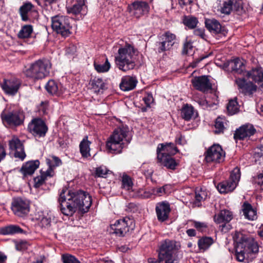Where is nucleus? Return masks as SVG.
I'll use <instances>...</instances> for the list:
<instances>
[{
	"mask_svg": "<svg viewBox=\"0 0 263 263\" xmlns=\"http://www.w3.org/2000/svg\"><path fill=\"white\" fill-rule=\"evenodd\" d=\"M59 201L62 213L70 216L77 211L83 214L87 212L92 203L91 197L86 192L67 189H63Z\"/></svg>",
	"mask_w": 263,
	"mask_h": 263,
	"instance_id": "nucleus-1",
	"label": "nucleus"
},
{
	"mask_svg": "<svg viewBox=\"0 0 263 263\" xmlns=\"http://www.w3.org/2000/svg\"><path fill=\"white\" fill-rule=\"evenodd\" d=\"M237 243L235 256L240 262L249 261L253 258V255L258 252V245L254 240L240 232H236L233 236Z\"/></svg>",
	"mask_w": 263,
	"mask_h": 263,
	"instance_id": "nucleus-2",
	"label": "nucleus"
},
{
	"mask_svg": "<svg viewBox=\"0 0 263 263\" xmlns=\"http://www.w3.org/2000/svg\"><path fill=\"white\" fill-rule=\"evenodd\" d=\"M130 140L128 126L122 125L114 130L106 142V147L109 153H120Z\"/></svg>",
	"mask_w": 263,
	"mask_h": 263,
	"instance_id": "nucleus-3",
	"label": "nucleus"
},
{
	"mask_svg": "<svg viewBox=\"0 0 263 263\" xmlns=\"http://www.w3.org/2000/svg\"><path fill=\"white\" fill-rule=\"evenodd\" d=\"M135 53V49L130 45L120 47L115 57L119 69L124 72L134 69L136 65Z\"/></svg>",
	"mask_w": 263,
	"mask_h": 263,
	"instance_id": "nucleus-4",
	"label": "nucleus"
},
{
	"mask_svg": "<svg viewBox=\"0 0 263 263\" xmlns=\"http://www.w3.org/2000/svg\"><path fill=\"white\" fill-rule=\"evenodd\" d=\"M51 64L47 59H40L32 63L24 71L25 76L34 80L42 79L49 73Z\"/></svg>",
	"mask_w": 263,
	"mask_h": 263,
	"instance_id": "nucleus-5",
	"label": "nucleus"
},
{
	"mask_svg": "<svg viewBox=\"0 0 263 263\" xmlns=\"http://www.w3.org/2000/svg\"><path fill=\"white\" fill-rule=\"evenodd\" d=\"M175 242L167 240L162 243L160 248L158 261L150 258L148 259L149 263H175L173 254L175 249Z\"/></svg>",
	"mask_w": 263,
	"mask_h": 263,
	"instance_id": "nucleus-6",
	"label": "nucleus"
},
{
	"mask_svg": "<svg viewBox=\"0 0 263 263\" xmlns=\"http://www.w3.org/2000/svg\"><path fill=\"white\" fill-rule=\"evenodd\" d=\"M51 26L53 30L63 37L71 34V26L68 17L63 15H56L51 18Z\"/></svg>",
	"mask_w": 263,
	"mask_h": 263,
	"instance_id": "nucleus-7",
	"label": "nucleus"
},
{
	"mask_svg": "<svg viewBox=\"0 0 263 263\" xmlns=\"http://www.w3.org/2000/svg\"><path fill=\"white\" fill-rule=\"evenodd\" d=\"M134 221L128 217H124L117 220L113 224L110 225V233L115 234L118 236H124L129 230H133Z\"/></svg>",
	"mask_w": 263,
	"mask_h": 263,
	"instance_id": "nucleus-8",
	"label": "nucleus"
},
{
	"mask_svg": "<svg viewBox=\"0 0 263 263\" xmlns=\"http://www.w3.org/2000/svg\"><path fill=\"white\" fill-rule=\"evenodd\" d=\"M240 178V171L236 167L232 171L229 180L219 183L217 186L221 193H227L233 191L236 187Z\"/></svg>",
	"mask_w": 263,
	"mask_h": 263,
	"instance_id": "nucleus-9",
	"label": "nucleus"
},
{
	"mask_svg": "<svg viewBox=\"0 0 263 263\" xmlns=\"http://www.w3.org/2000/svg\"><path fill=\"white\" fill-rule=\"evenodd\" d=\"M11 210L15 215L24 217L30 211V203L26 199L21 198H14L11 203Z\"/></svg>",
	"mask_w": 263,
	"mask_h": 263,
	"instance_id": "nucleus-10",
	"label": "nucleus"
},
{
	"mask_svg": "<svg viewBox=\"0 0 263 263\" xmlns=\"http://www.w3.org/2000/svg\"><path fill=\"white\" fill-rule=\"evenodd\" d=\"M225 153L219 144H214L210 147L205 154V160L209 162L220 163L222 162Z\"/></svg>",
	"mask_w": 263,
	"mask_h": 263,
	"instance_id": "nucleus-11",
	"label": "nucleus"
},
{
	"mask_svg": "<svg viewBox=\"0 0 263 263\" xmlns=\"http://www.w3.org/2000/svg\"><path fill=\"white\" fill-rule=\"evenodd\" d=\"M28 129L34 136L44 137L48 131V127L41 118H34L28 125Z\"/></svg>",
	"mask_w": 263,
	"mask_h": 263,
	"instance_id": "nucleus-12",
	"label": "nucleus"
},
{
	"mask_svg": "<svg viewBox=\"0 0 263 263\" xmlns=\"http://www.w3.org/2000/svg\"><path fill=\"white\" fill-rule=\"evenodd\" d=\"M150 7L147 3L142 1H137L128 6V10L132 15L137 18L147 15Z\"/></svg>",
	"mask_w": 263,
	"mask_h": 263,
	"instance_id": "nucleus-13",
	"label": "nucleus"
},
{
	"mask_svg": "<svg viewBox=\"0 0 263 263\" xmlns=\"http://www.w3.org/2000/svg\"><path fill=\"white\" fill-rule=\"evenodd\" d=\"M232 212L227 210H223L214 216L215 222L219 224L221 231L226 233L230 229V226L228 223L232 219Z\"/></svg>",
	"mask_w": 263,
	"mask_h": 263,
	"instance_id": "nucleus-14",
	"label": "nucleus"
},
{
	"mask_svg": "<svg viewBox=\"0 0 263 263\" xmlns=\"http://www.w3.org/2000/svg\"><path fill=\"white\" fill-rule=\"evenodd\" d=\"M1 117L4 124L9 126H17L23 123V115L17 111L2 114Z\"/></svg>",
	"mask_w": 263,
	"mask_h": 263,
	"instance_id": "nucleus-15",
	"label": "nucleus"
},
{
	"mask_svg": "<svg viewBox=\"0 0 263 263\" xmlns=\"http://www.w3.org/2000/svg\"><path fill=\"white\" fill-rule=\"evenodd\" d=\"M9 147L15 158H18L22 160L25 158L26 154L23 143L17 137L13 136L9 141Z\"/></svg>",
	"mask_w": 263,
	"mask_h": 263,
	"instance_id": "nucleus-16",
	"label": "nucleus"
},
{
	"mask_svg": "<svg viewBox=\"0 0 263 263\" xmlns=\"http://www.w3.org/2000/svg\"><path fill=\"white\" fill-rule=\"evenodd\" d=\"M171 211L169 203L166 201H162L157 204L156 212L158 220L163 222L168 218V215Z\"/></svg>",
	"mask_w": 263,
	"mask_h": 263,
	"instance_id": "nucleus-17",
	"label": "nucleus"
},
{
	"mask_svg": "<svg viewBox=\"0 0 263 263\" xmlns=\"http://www.w3.org/2000/svg\"><path fill=\"white\" fill-rule=\"evenodd\" d=\"M1 87L6 93L10 95H15L18 91L20 82L15 79L11 80H4V82L1 84Z\"/></svg>",
	"mask_w": 263,
	"mask_h": 263,
	"instance_id": "nucleus-18",
	"label": "nucleus"
},
{
	"mask_svg": "<svg viewBox=\"0 0 263 263\" xmlns=\"http://www.w3.org/2000/svg\"><path fill=\"white\" fill-rule=\"evenodd\" d=\"M193 86L197 90L205 91L212 88L211 83L206 76L196 77L192 80Z\"/></svg>",
	"mask_w": 263,
	"mask_h": 263,
	"instance_id": "nucleus-19",
	"label": "nucleus"
},
{
	"mask_svg": "<svg viewBox=\"0 0 263 263\" xmlns=\"http://www.w3.org/2000/svg\"><path fill=\"white\" fill-rule=\"evenodd\" d=\"M255 132L256 129L252 125H243L236 130L234 138L235 140H243L253 135Z\"/></svg>",
	"mask_w": 263,
	"mask_h": 263,
	"instance_id": "nucleus-20",
	"label": "nucleus"
},
{
	"mask_svg": "<svg viewBox=\"0 0 263 263\" xmlns=\"http://www.w3.org/2000/svg\"><path fill=\"white\" fill-rule=\"evenodd\" d=\"M157 158L161 164L168 168L174 170L177 165L175 160L165 153H158Z\"/></svg>",
	"mask_w": 263,
	"mask_h": 263,
	"instance_id": "nucleus-21",
	"label": "nucleus"
},
{
	"mask_svg": "<svg viewBox=\"0 0 263 263\" xmlns=\"http://www.w3.org/2000/svg\"><path fill=\"white\" fill-rule=\"evenodd\" d=\"M241 6V0H228L223 3L220 11L222 13L229 14L233 9L237 10Z\"/></svg>",
	"mask_w": 263,
	"mask_h": 263,
	"instance_id": "nucleus-22",
	"label": "nucleus"
},
{
	"mask_svg": "<svg viewBox=\"0 0 263 263\" xmlns=\"http://www.w3.org/2000/svg\"><path fill=\"white\" fill-rule=\"evenodd\" d=\"M205 25L206 28L213 33H222L224 32V28L215 19H206Z\"/></svg>",
	"mask_w": 263,
	"mask_h": 263,
	"instance_id": "nucleus-23",
	"label": "nucleus"
},
{
	"mask_svg": "<svg viewBox=\"0 0 263 263\" xmlns=\"http://www.w3.org/2000/svg\"><path fill=\"white\" fill-rule=\"evenodd\" d=\"M137 81L135 77L129 76L123 77L120 84V87L123 91H129L133 89L136 86Z\"/></svg>",
	"mask_w": 263,
	"mask_h": 263,
	"instance_id": "nucleus-24",
	"label": "nucleus"
},
{
	"mask_svg": "<svg viewBox=\"0 0 263 263\" xmlns=\"http://www.w3.org/2000/svg\"><path fill=\"white\" fill-rule=\"evenodd\" d=\"M228 66L235 73L242 74L245 70V61L239 58H235L229 61Z\"/></svg>",
	"mask_w": 263,
	"mask_h": 263,
	"instance_id": "nucleus-25",
	"label": "nucleus"
},
{
	"mask_svg": "<svg viewBox=\"0 0 263 263\" xmlns=\"http://www.w3.org/2000/svg\"><path fill=\"white\" fill-rule=\"evenodd\" d=\"M45 88L48 93L57 96H60L64 92V90L62 89L61 84L53 80H50L47 82Z\"/></svg>",
	"mask_w": 263,
	"mask_h": 263,
	"instance_id": "nucleus-26",
	"label": "nucleus"
},
{
	"mask_svg": "<svg viewBox=\"0 0 263 263\" xmlns=\"http://www.w3.org/2000/svg\"><path fill=\"white\" fill-rule=\"evenodd\" d=\"M40 165L39 160L31 161L26 162L21 169V172L24 176L32 175Z\"/></svg>",
	"mask_w": 263,
	"mask_h": 263,
	"instance_id": "nucleus-27",
	"label": "nucleus"
},
{
	"mask_svg": "<svg viewBox=\"0 0 263 263\" xmlns=\"http://www.w3.org/2000/svg\"><path fill=\"white\" fill-rule=\"evenodd\" d=\"M86 0H76L75 3L71 6H66L67 13L73 15H77L81 13L85 6Z\"/></svg>",
	"mask_w": 263,
	"mask_h": 263,
	"instance_id": "nucleus-28",
	"label": "nucleus"
},
{
	"mask_svg": "<svg viewBox=\"0 0 263 263\" xmlns=\"http://www.w3.org/2000/svg\"><path fill=\"white\" fill-rule=\"evenodd\" d=\"M178 150L176 147L172 143L160 144L157 149V155L158 153H165L166 154L171 156L175 154Z\"/></svg>",
	"mask_w": 263,
	"mask_h": 263,
	"instance_id": "nucleus-29",
	"label": "nucleus"
},
{
	"mask_svg": "<svg viewBox=\"0 0 263 263\" xmlns=\"http://www.w3.org/2000/svg\"><path fill=\"white\" fill-rule=\"evenodd\" d=\"M91 141L88 140V136H85L81 141L79 148L80 152L83 158H88L90 157V148Z\"/></svg>",
	"mask_w": 263,
	"mask_h": 263,
	"instance_id": "nucleus-30",
	"label": "nucleus"
},
{
	"mask_svg": "<svg viewBox=\"0 0 263 263\" xmlns=\"http://www.w3.org/2000/svg\"><path fill=\"white\" fill-rule=\"evenodd\" d=\"M242 211L247 219L254 220L257 218L256 210L253 209L250 204L246 202L244 203L242 205Z\"/></svg>",
	"mask_w": 263,
	"mask_h": 263,
	"instance_id": "nucleus-31",
	"label": "nucleus"
},
{
	"mask_svg": "<svg viewBox=\"0 0 263 263\" xmlns=\"http://www.w3.org/2000/svg\"><path fill=\"white\" fill-rule=\"evenodd\" d=\"M247 74L249 78L256 82L263 81V71L260 68L252 69L251 71H248Z\"/></svg>",
	"mask_w": 263,
	"mask_h": 263,
	"instance_id": "nucleus-32",
	"label": "nucleus"
},
{
	"mask_svg": "<svg viewBox=\"0 0 263 263\" xmlns=\"http://www.w3.org/2000/svg\"><path fill=\"white\" fill-rule=\"evenodd\" d=\"M208 196V193L202 189H197L195 191V200L193 203V206L199 207L201 205V201L204 200Z\"/></svg>",
	"mask_w": 263,
	"mask_h": 263,
	"instance_id": "nucleus-33",
	"label": "nucleus"
},
{
	"mask_svg": "<svg viewBox=\"0 0 263 263\" xmlns=\"http://www.w3.org/2000/svg\"><path fill=\"white\" fill-rule=\"evenodd\" d=\"M23 232L19 226L16 225H10L2 228L1 233L3 235H13L22 233Z\"/></svg>",
	"mask_w": 263,
	"mask_h": 263,
	"instance_id": "nucleus-34",
	"label": "nucleus"
},
{
	"mask_svg": "<svg viewBox=\"0 0 263 263\" xmlns=\"http://www.w3.org/2000/svg\"><path fill=\"white\" fill-rule=\"evenodd\" d=\"M33 5L30 2L25 3L20 8L22 20L26 21L28 20V13L33 8Z\"/></svg>",
	"mask_w": 263,
	"mask_h": 263,
	"instance_id": "nucleus-35",
	"label": "nucleus"
},
{
	"mask_svg": "<svg viewBox=\"0 0 263 263\" xmlns=\"http://www.w3.org/2000/svg\"><path fill=\"white\" fill-rule=\"evenodd\" d=\"M53 175V171L50 170H47L46 172L42 173L40 176L34 178V186L39 187L44 183L47 177H52Z\"/></svg>",
	"mask_w": 263,
	"mask_h": 263,
	"instance_id": "nucleus-36",
	"label": "nucleus"
},
{
	"mask_svg": "<svg viewBox=\"0 0 263 263\" xmlns=\"http://www.w3.org/2000/svg\"><path fill=\"white\" fill-rule=\"evenodd\" d=\"M181 116L186 121H189L194 116V108L186 104L181 110Z\"/></svg>",
	"mask_w": 263,
	"mask_h": 263,
	"instance_id": "nucleus-37",
	"label": "nucleus"
},
{
	"mask_svg": "<svg viewBox=\"0 0 263 263\" xmlns=\"http://www.w3.org/2000/svg\"><path fill=\"white\" fill-rule=\"evenodd\" d=\"M33 32V27L31 25L23 26L17 34L20 39H25L29 37Z\"/></svg>",
	"mask_w": 263,
	"mask_h": 263,
	"instance_id": "nucleus-38",
	"label": "nucleus"
},
{
	"mask_svg": "<svg viewBox=\"0 0 263 263\" xmlns=\"http://www.w3.org/2000/svg\"><path fill=\"white\" fill-rule=\"evenodd\" d=\"M214 242V240L212 237H205L198 240V245L200 250L203 251L208 249Z\"/></svg>",
	"mask_w": 263,
	"mask_h": 263,
	"instance_id": "nucleus-39",
	"label": "nucleus"
},
{
	"mask_svg": "<svg viewBox=\"0 0 263 263\" xmlns=\"http://www.w3.org/2000/svg\"><path fill=\"white\" fill-rule=\"evenodd\" d=\"M160 37L161 40L165 41V42L171 48L175 44L176 36L174 34L167 32L162 34Z\"/></svg>",
	"mask_w": 263,
	"mask_h": 263,
	"instance_id": "nucleus-40",
	"label": "nucleus"
},
{
	"mask_svg": "<svg viewBox=\"0 0 263 263\" xmlns=\"http://www.w3.org/2000/svg\"><path fill=\"white\" fill-rule=\"evenodd\" d=\"M183 22L184 24L190 29H193L196 27L198 22L196 17L192 16H184Z\"/></svg>",
	"mask_w": 263,
	"mask_h": 263,
	"instance_id": "nucleus-41",
	"label": "nucleus"
},
{
	"mask_svg": "<svg viewBox=\"0 0 263 263\" xmlns=\"http://www.w3.org/2000/svg\"><path fill=\"white\" fill-rule=\"evenodd\" d=\"M254 158L256 163L263 164V145H261L256 149L254 154Z\"/></svg>",
	"mask_w": 263,
	"mask_h": 263,
	"instance_id": "nucleus-42",
	"label": "nucleus"
},
{
	"mask_svg": "<svg viewBox=\"0 0 263 263\" xmlns=\"http://www.w3.org/2000/svg\"><path fill=\"white\" fill-rule=\"evenodd\" d=\"M227 110L230 115H234L238 111V105L236 100H230L227 105Z\"/></svg>",
	"mask_w": 263,
	"mask_h": 263,
	"instance_id": "nucleus-43",
	"label": "nucleus"
},
{
	"mask_svg": "<svg viewBox=\"0 0 263 263\" xmlns=\"http://www.w3.org/2000/svg\"><path fill=\"white\" fill-rule=\"evenodd\" d=\"M94 66L95 69L99 72H107L109 70L110 65L107 60L106 59V61L104 63L102 64H98L96 63H94Z\"/></svg>",
	"mask_w": 263,
	"mask_h": 263,
	"instance_id": "nucleus-44",
	"label": "nucleus"
},
{
	"mask_svg": "<svg viewBox=\"0 0 263 263\" xmlns=\"http://www.w3.org/2000/svg\"><path fill=\"white\" fill-rule=\"evenodd\" d=\"M47 163L49 165V168L48 170H50L53 171L52 168L59 166L62 162L58 157L52 156L49 159H47Z\"/></svg>",
	"mask_w": 263,
	"mask_h": 263,
	"instance_id": "nucleus-45",
	"label": "nucleus"
},
{
	"mask_svg": "<svg viewBox=\"0 0 263 263\" xmlns=\"http://www.w3.org/2000/svg\"><path fill=\"white\" fill-rule=\"evenodd\" d=\"M257 87L252 82H247L243 90L240 91L245 94H252L256 90Z\"/></svg>",
	"mask_w": 263,
	"mask_h": 263,
	"instance_id": "nucleus-46",
	"label": "nucleus"
},
{
	"mask_svg": "<svg viewBox=\"0 0 263 263\" xmlns=\"http://www.w3.org/2000/svg\"><path fill=\"white\" fill-rule=\"evenodd\" d=\"M63 263H81L75 256L69 254H65L62 256Z\"/></svg>",
	"mask_w": 263,
	"mask_h": 263,
	"instance_id": "nucleus-47",
	"label": "nucleus"
},
{
	"mask_svg": "<svg viewBox=\"0 0 263 263\" xmlns=\"http://www.w3.org/2000/svg\"><path fill=\"white\" fill-rule=\"evenodd\" d=\"M224 119L221 118H218L215 122V127L216 130L215 133L216 134H219L223 132L224 128Z\"/></svg>",
	"mask_w": 263,
	"mask_h": 263,
	"instance_id": "nucleus-48",
	"label": "nucleus"
},
{
	"mask_svg": "<svg viewBox=\"0 0 263 263\" xmlns=\"http://www.w3.org/2000/svg\"><path fill=\"white\" fill-rule=\"evenodd\" d=\"M122 187L126 190H130L133 185V183L130 177L126 175H124L122 179Z\"/></svg>",
	"mask_w": 263,
	"mask_h": 263,
	"instance_id": "nucleus-49",
	"label": "nucleus"
},
{
	"mask_svg": "<svg viewBox=\"0 0 263 263\" xmlns=\"http://www.w3.org/2000/svg\"><path fill=\"white\" fill-rule=\"evenodd\" d=\"M109 172L110 171L103 166L97 168L96 170V174L99 177L106 178Z\"/></svg>",
	"mask_w": 263,
	"mask_h": 263,
	"instance_id": "nucleus-50",
	"label": "nucleus"
},
{
	"mask_svg": "<svg viewBox=\"0 0 263 263\" xmlns=\"http://www.w3.org/2000/svg\"><path fill=\"white\" fill-rule=\"evenodd\" d=\"M157 45L158 47V50L159 52H162L171 49V47L164 40L158 42Z\"/></svg>",
	"mask_w": 263,
	"mask_h": 263,
	"instance_id": "nucleus-51",
	"label": "nucleus"
},
{
	"mask_svg": "<svg viewBox=\"0 0 263 263\" xmlns=\"http://www.w3.org/2000/svg\"><path fill=\"white\" fill-rule=\"evenodd\" d=\"M253 182L263 190V173H260L257 176L254 177Z\"/></svg>",
	"mask_w": 263,
	"mask_h": 263,
	"instance_id": "nucleus-52",
	"label": "nucleus"
},
{
	"mask_svg": "<svg viewBox=\"0 0 263 263\" xmlns=\"http://www.w3.org/2000/svg\"><path fill=\"white\" fill-rule=\"evenodd\" d=\"M92 85L93 87L95 89H98L99 90L100 89H103L104 84L103 82V81L101 79L97 78L95 79L92 83Z\"/></svg>",
	"mask_w": 263,
	"mask_h": 263,
	"instance_id": "nucleus-53",
	"label": "nucleus"
},
{
	"mask_svg": "<svg viewBox=\"0 0 263 263\" xmlns=\"http://www.w3.org/2000/svg\"><path fill=\"white\" fill-rule=\"evenodd\" d=\"M153 195L152 189L151 190H140L139 191V196L142 198H149Z\"/></svg>",
	"mask_w": 263,
	"mask_h": 263,
	"instance_id": "nucleus-54",
	"label": "nucleus"
},
{
	"mask_svg": "<svg viewBox=\"0 0 263 263\" xmlns=\"http://www.w3.org/2000/svg\"><path fill=\"white\" fill-rule=\"evenodd\" d=\"M28 244L26 241H20L17 243L15 245V248L17 250L23 251L28 248Z\"/></svg>",
	"mask_w": 263,
	"mask_h": 263,
	"instance_id": "nucleus-55",
	"label": "nucleus"
},
{
	"mask_svg": "<svg viewBox=\"0 0 263 263\" xmlns=\"http://www.w3.org/2000/svg\"><path fill=\"white\" fill-rule=\"evenodd\" d=\"M143 100L147 106H149L150 105L154 102L153 96L151 93H147Z\"/></svg>",
	"mask_w": 263,
	"mask_h": 263,
	"instance_id": "nucleus-56",
	"label": "nucleus"
},
{
	"mask_svg": "<svg viewBox=\"0 0 263 263\" xmlns=\"http://www.w3.org/2000/svg\"><path fill=\"white\" fill-rule=\"evenodd\" d=\"M197 102L204 109H207L212 106L211 104H209L208 102L203 99H198Z\"/></svg>",
	"mask_w": 263,
	"mask_h": 263,
	"instance_id": "nucleus-57",
	"label": "nucleus"
},
{
	"mask_svg": "<svg viewBox=\"0 0 263 263\" xmlns=\"http://www.w3.org/2000/svg\"><path fill=\"white\" fill-rule=\"evenodd\" d=\"M192 43L190 41H186L183 45L182 53L183 54H187L189 50L192 49Z\"/></svg>",
	"mask_w": 263,
	"mask_h": 263,
	"instance_id": "nucleus-58",
	"label": "nucleus"
},
{
	"mask_svg": "<svg viewBox=\"0 0 263 263\" xmlns=\"http://www.w3.org/2000/svg\"><path fill=\"white\" fill-rule=\"evenodd\" d=\"M153 194L160 196L162 194L165 193V188L164 186L152 189Z\"/></svg>",
	"mask_w": 263,
	"mask_h": 263,
	"instance_id": "nucleus-59",
	"label": "nucleus"
},
{
	"mask_svg": "<svg viewBox=\"0 0 263 263\" xmlns=\"http://www.w3.org/2000/svg\"><path fill=\"white\" fill-rule=\"evenodd\" d=\"M247 83L243 79H237L236 80V83L240 90L243 89Z\"/></svg>",
	"mask_w": 263,
	"mask_h": 263,
	"instance_id": "nucleus-60",
	"label": "nucleus"
},
{
	"mask_svg": "<svg viewBox=\"0 0 263 263\" xmlns=\"http://www.w3.org/2000/svg\"><path fill=\"white\" fill-rule=\"evenodd\" d=\"M194 227L199 231H202L206 228L205 223L200 222H195Z\"/></svg>",
	"mask_w": 263,
	"mask_h": 263,
	"instance_id": "nucleus-61",
	"label": "nucleus"
},
{
	"mask_svg": "<svg viewBox=\"0 0 263 263\" xmlns=\"http://www.w3.org/2000/svg\"><path fill=\"white\" fill-rule=\"evenodd\" d=\"M57 0H39V4L42 6H47L55 3Z\"/></svg>",
	"mask_w": 263,
	"mask_h": 263,
	"instance_id": "nucleus-62",
	"label": "nucleus"
},
{
	"mask_svg": "<svg viewBox=\"0 0 263 263\" xmlns=\"http://www.w3.org/2000/svg\"><path fill=\"white\" fill-rule=\"evenodd\" d=\"M194 33L196 35L199 36L202 39H204L205 34L203 29H196L194 30Z\"/></svg>",
	"mask_w": 263,
	"mask_h": 263,
	"instance_id": "nucleus-63",
	"label": "nucleus"
},
{
	"mask_svg": "<svg viewBox=\"0 0 263 263\" xmlns=\"http://www.w3.org/2000/svg\"><path fill=\"white\" fill-rule=\"evenodd\" d=\"M193 2V0H178V3L182 8L191 4Z\"/></svg>",
	"mask_w": 263,
	"mask_h": 263,
	"instance_id": "nucleus-64",
	"label": "nucleus"
}]
</instances>
